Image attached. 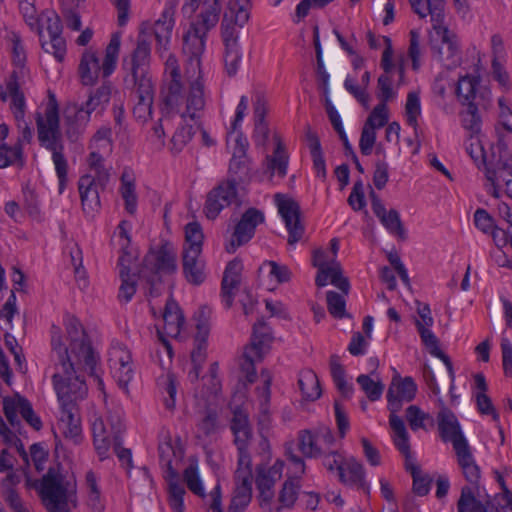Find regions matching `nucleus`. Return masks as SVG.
I'll return each mask as SVG.
<instances>
[{
	"label": "nucleus",
	"mask_w": 512,
	"mask_h": 512,
	"mask_svg": "<svg viewBox=\"0 0 512 512\" xmlns=\"http://www.w3.org/2000/svg\"><path fill=\"white\" fill-rule=\"evenodd\" d=\"M161 97L167 109L191 120L201 118L206 104L202 78L198 76L193 81H184L174 54H170L165 61Z\"/></svg>",
	"instance_id": "1"
},
{
	"label": "nucleus",
	"mask_w": 512,
	"mask_h": 512,
	"mask_svg": "<svg viewBox=\"0 0 512 512\" xmlns=\"http://www.w3.org/2000/svg\"><path fill=\"white\" fill-rule=\"evenodd\" d=\"M35 121L39 144L52 154V161L59 180V192L67 183L68 162L64 155V140L60 129L59 106L55 95L49 91V100L44 113L36 112Z\"/></svg>",
	"instance_id": "2"
},
{
	"label": "nucleus",
	"mask_w": 512,
	"mask_h": 512,
	"mask_svg": "<svg viewBox=\"0 0 512 512\" xmlns=\"http://www.w3.org/2000/svg\"><path fill=\"white\" fill-rule=\"evenodd\" d=\"M250 14L246 4H240L237 0H230L221 23V34L224 50V64L227 74L232 77L239 70L242 51L239 44V32L249 20Z\"/></svg>",
	"instance_id": "3"
},
{
	"label": "nucleus",
	"mask_w": 512,
	"mask_h": 512,
	"mask_svg": "<svg viewBox=\"0 0 512 512\" xmlns=\"http://www.w3.org/2000/svg\"><path fill=\"white\" fill-rule=\"evenodd\" d=\"M413 11L424 18L427 15L431 16L433 22V29L437 40H440L441 46L433 44L431 39V48L433 54L438 59H443L444 56L448 59L453 57L458 51V45L455 34L451 33L449 29L443 26L444 20V1L445 0H409Z\"/></svg>",
	"instance_id": "4"
},
{
	"label": "nucleus",
	"mask_w": 512,
	"mask_h": 512,
	"mask_svg": "<svg viewBox=\"0 0 512 512\" xmlns=\"http://www.w3.org/2000/svg\"><path fill=\"white\" fill-rule=\"evenodd\" d=\"M212 1L183 35V52L189 56L190 63L195 64L197 68L200 66V57L205 50L206 35L219 21L221 5L219 0Z\"/></svg>",
	"instance_id": "5"
},
{
	"label": "nucleus",
	"mask_w": 512,
	"mask_h": 512,
	"mask_svg": "<svg viewBox=\"0 0 512 512\" xmlns=\"http://www.w3.org/2000/svg\"><path fill=\"white\" fill-rule=\"evenodd\" d=\"M120 50V37L113 35L105 49V56L102 64L97 53L87 50L83 53L79 64V75L83 85L91 86L96 83L100 73L103 78L109 77L116 68Z\"/></svg>",
	"instance_id": "6"
},
{
	"label": "nucleus",
	"mask_w": 512,
	"mask_h": 512,
	"mask_svg": "<svg viewBox=\"0 0 512 512\" xmlns=\"http://www.w3.org/2000/svg\"><path fill=\"white\" fill-rule=\"evenodd\" d=\"M111 98V85L104 83L89 94L87 101L80 106L74 105V119L66 117L68 127L66 136L71 141H76L82 134L91 119L93 112L101 114Z\"/></svg>",
	"instance_id": "7"
},
{
	"label": "nucleus",
	"mask_w": 512,
	"mask_h": 512,
	"mask_svg": "<svg viewBox=\"0 0 512 512\" xmlns=\"http://www.w3.org/2000/svg\"><path fill=\"white\" fill-rule=\"evenodd\" d=\"M151 44L145 36L139 35L136 47L129 58L123 60L125 76L124 87H135L141 85H153L150 72Z\"/></svg>",
	"instance_id": "8"
},
{
	"label": "nucleus",
	"mask_w": 512,
	"mask_h": 512,
	"mask_svg": "<svg viewBox=\"0 0 512 512\" xmlns=\"http://www.w3.org/2000/svg\"><path fill=\"white\" fill-rule=\"evenodd\" d=\"M40 493L49 512H68V502L74 503L76 497L75 485L53 469L43 477Z\"/></svg>",
	"instance_id": "9"
},
{
	"label": "nucleus",
	"mask_w": 512,
	"mask_h": 512,
	"mask_svg": "<svg viewBox=\"0 0 512 512\" xmlns=\"http://www.w3.org/2000/svg\"><path fill=\"white\" fill-rule=\"evenodd\" d=\"M74 363L63 361L62 372L53 375V384L61 407H77V401L85 398L87 386L85 381L76 374Z\"/></svg>",
	"instance_id": "10"
},
{
	"label": "nucleus",
	"mask_w": 512,
	"mask_h": 512,
	"mask_svg": "<svg viewBox=\"0 0 512 512\" xmlns=\"http://www.w3.org/2000/svg\"><path fill=\"white\" fill-rule=\"evenodd\" d=\"M38 35L42 49L54 55L61 62L66 54V42L62 37V23L60 17L54 12L42 14L39 19Z\"/></svg>",
	"instance_id": "11"
},
{
	"label": "nucleus",
	"mask_w": 512,
	"mask_h": 512,
	"mask_svg": "<svg viewBox=\"0 0 512 512\" xmlns=\"http://www.w3.org/2000/svg\"><path fill=\"white\" fill-rule=\"evenodd\" d=\"M177 269L176 248L172 243L165 241L145 255L140 276H146V274L154 275V277L160 274L171 275L176 273Z\"/></svg>",
	"instance_id": "12"
},
{
	"label": "nucleus",
	"mask_w": 512,
	"mask_h": 512,
	"mask_svg": "<svg viewBox=\"0 0 512 512\" xmlns=\"http://www.w3.org/2000/svg\"><path fill=\"white\" fill-rule=\"evenodd\" d=\"M66 332L70 340L71 353L79 363H83L90 375H95L96 356L79 320L73 316L66 320Z\"/></svg>",
	"instance_id": "13"
},
{
	"label": "nucleus",
	"mask_w": 512,
	"mask_h": 512,
	"mask_svg": "<svg viewBox=\"0 0 512 512\" xmlns=\"http://www.w3.org/2000/svg\"><path fill=\"white\" fill-rule=\"evenodd\" d=\"M313 265L318 268L315 278V284L318 287L326 286L328 279H330V282L340 289L343 294L347 295L349 293V280L343 276L341 264L336 259L328 261L326 252L317 249L313 253Z\"/></svg>",
	"instance_id": "14"
},
{
	"label": "nucleus",
	"mask_w": 512,
	"mask_h": 512,
	"mask_svg": "<svg viewBox=\"0 0 512 512\" xmlns=\"http://www.w3.org/2000/svg\"><path fill=\"white\" fill-rule=\"evenodd\" d=\"M275 203L289 233L288 243L293 245L304 234V226L300 221V205L294 199L282 194L275 195Z\"/></svg>",
	"instance_id": "15"
},
{
	"label": "nucleus",
	"mask_w": 512,
	"mask_h": 512,
	"mask_svg": "<svg viewBox=\"0 0 512 512\" xmlns=\"http://www.w3.org/2000/svg\"><path fill=\"white\" fill-rule=\"evenodd\" d=\"M237 200V181L228 179L214 187L206 197L204 213L208 219L214 220L220 212Z\"/></svg>",
	"instance_id": "16"
},
{
	"label": "nucleus",
	"mask_w": 512,
	"mask_h": 512,
	"mask_svg": "<svg viewBox=\"0 0 512 512\" xmlns=\"http://www.w3.org/2000/svg\"><path fill=\"white\" fill-rule=\"evenodd\" d=\"M264 214L257 208H248L241 216L235 226L230 245L227 247L229 253L246 244L254 236L256 227L264 222Z\"/></svg>",
	"instance_id": "17"
},
{
	"label": "nucleus",
	"mask_w": 512,
	"mask_h": 512,
	"mask_svg": "<svg viewBox=\"0 0 512 512\" xmlns=\"http://www.w3.org/2000/svg\"><path fill=\"white\" fill-rule=\"evenodd\" d=\"M440 437L444 442H451L455 451L468 446L455 414L443 406L437 414Z\"/></svg>",
	"instance_id": "18"
},
{
	"label": "nucleus",
	"mask_w": 512,
	"mask_h": 512,
	"mask_svg": "<svg viewBox=\"0 0 512 512\" xmlns=\"http://www.w3.org/2000/svg\"><path fill=\"white\" fill-rule=\"evenodd\" d=\"M183 478L191 492L203 499H206V503L209 506L208 512H223L221 508L222 501L220 484H217L209 495H206L195 465H189L184 470Z\"/></svg>",
	"instance_id": "19"
},
{
	"label": "nucleus",
	"mask_w": 512,
	"mask_h": 512,
	"mask_svg": "<svg viewBox=\"0 0 512 512\" xmlns=\"http://www.w3.org/2000/svg\"><path fill=\"white\" fill-rule=\"evenodd\" d=\"M369 196L371 199L372 211L380 220L382 225L389 231V233L404 240L406 238V231L402 224L399 212L395 209H390L387 212L383 202L373 190L370 191Z\"/></svg>",
	"instance_id": "20"
},
{
	"label": "nucleus",
	"mask_w": 512,
	"mask_h": 512,
	"mask_svg": "<svg viewBox=\"0 0 512 512\" xmlns=\"http://www.w3.org/2000/svg\"><path fill=\"white\" fill-rule=\"evenodd\" d=\"M417 386L411 377L393 378L387 392L388 408L396 413L402 407V402H410L415 398Z\"/></svg>",
	"instance_id": "21"
},
{
	"label": "nucleus",
	"mask_w": 512,
	"mask_h": 512,
	"mask_svg": "<svg viewBox=\"0 0 512 512\" xmlns=\"http://www.w3.org/2000/svg\"><path fill=\"white\" fill-rule=\"evenodd\" d=\"M242 261L235 258L228 262L221 282V297L226 308H231L234 297L241 284Z\"/></svg>",
	"instance_id": "22"
},
{
	"label": "nucleus",
	"mask_w": 512,
	"mask_h": 512,
	"mask_svg": "<svg viewBox=\"0 0 512 512\" xmlns=\"http://www.w3.org/2000/svg\"><path fill=\"white\" fill-rule=\"evenodd\" d=\"M18 73L13 71L6 80V89L0 85V99L5 102L8 96L11 97V109L15 120L20 122L25 116V98L19 90Z\"/></svg>",
	"instance_id": "23"
},
{
	"label": "nucleus",
	"mask_w": 512,
	"mask_h": 512,
	"mask_svg": "<svg viewBox=\"0 0 512 512\" xmlns=\"http://www.w3.org/2000/svg\"><path fill=\"white\" fill-rule=\"evenodd\" d=\"M196 428V437L200 440H211L215 437L221 429L217 409L207 406L200 410L197 416Z\"/></svg>",
	"instance_id": "24"
},
{
	"label": "nucleus",
	"mask_w": 512,
	"mask_h": 512,
	"mask_svg": "<svg viewBox=\"0 0 512 512\" xmlns=\"http://www.w3.org/2000/svg\"><path fill=\"white\" fill-rule=\"evenodd\" d=\"M202 252L183 251V274L188 283L200 285L205 281V262L201 259Z\"/></svg>",
	"instance_id": "25"
},
{
	"label": "nucleus",
	"mask_w": 512,
	"mask_h": 512,
	"mask_svg": "<svg viewBox=\"0 0 512 512\" xmlns=\"http://www.w3.org/2000/svg\"><path fill=\"white\" fill-rule=\"evenodd\" d=\"M58 428L74 444L81 442V422L77 407H61Z\"/></svg>",
	"instance_id": "26"
},
{
	"label": "nucleus",
	"mask_w": 512,
	"mask_h": 512,
	"mask_svg": "<svg viewBox=\"0 0 512 512\" xmlns=\"http://www.w3.org/2000/svg\"><path fill=\"white\" fill-rule=\"evenodd\" d=\"M125 89L135 93L137 98V103L133 108L134 117L140 122H146L152 114L154 85L125 87Z\"/></svg>",
	"instance_id": "27"
},
{
	"label": "nucleus",
	"mask_w": 512,
	"mask_h": 512,
	"mask_svg": "<svg viewBox=\"0 0 512 512\" xmlns=\"http://www.w3.org/2000/svg\"><path fill=\"white\" fill-rule=\"evenodd\" d=\"M415 325L423 344L429 350L430 354L441 359L447 367L448 373L452 381L455 378L453 365L451 359L439 348V340L435 334L429 329L430 326H424V324L416 320Z\"/></svg>",
	"instance_id": "28"
},
{
	"label": "nucleus",
	"mask_w": 512,
	"mask_h": 512,
	"mask_svg": "<svg viewBox=\"0 0 512 512\" xmlns=\"http://www.w3.org/2000/svg\"><path fill=\"white\" fill-rule=\"evenodd\" d=\"M78 190L84 212H94L100 207L96 180L91 175H83L78 181Z\"/></svg>",
	"instance_id": "29"
},
{
	"label": "nucleus",
	"mask_w": 512,
	"mask_h": 512,
	"mask_svg": "<svg viewBox=\"0 0 512 512\" xmlns=\"http://www.w3.org/2000/svg\"><path fill=\"white\" fill-rule=\"evenodd\" d=\"M480 80L477 76L464 75L459 77L456 95L458 101L463 106L480 105L482 95H478L477 87L479 86Z\"/></svg>",
	"instance_id": "30"
},
{
	"label": "nucleus",
	"mask_w": 512,
	"mask_h": 512,
	"mask_svg": "<svg viewBox=\"0 0 512 512\" xmlns=\"http://www.w3.org/2000/svg\"><path fill=\"white\" fill-rule=\"evenodd\" d=\"M339 480L347 485L367 489L363 465L354 458L348 459L344 466L338 467Z\"/></svg>",
	"instance_id": "31"
},
{
	"label": "nucleus",
	"mask_w": 512,
	"mask_h": 512,
	"mask_svg": "<svg viewBox=\"0 0 512 512\" xmlns=\"http://www.w3.org/2000/svg\"><path fill=\"white\" fill-rule=\"evenodd\" d=\"M115 354L117 357L115 364H117L118 367L114 371V378L119 387L128 393V385L134 375L132 357L129 351H125V349L121 347L115 349Z\"/></svg>",
	"instance_id": "32"
},
{
	"label": "nucleus",
	"mask_w": 512,
	"mask_h": 512,
	"mask_svg": "<svg viewBox=\"0 0 512 512\" xmlns=\"http://www.w3.org/2000/svg\"><path fill=\"white\" fill-rule=\"evenodd\" d=\"M458 464L462 469L465 479L470 483V487L480 488L481 470L476 464L469 445L465 448L455 451Z\"/></svg>",
	"instance_id": "33"
},
{
	"label": "nucleus",
	"mask_w": 512,
	"mask_h": 512,
	"mask_svg": "<svg viewBox=\"0 0 512 512\" xmlns=\"http://www.w3.org/2000/svg\"><path fill=\"white\" fill-rule=\"evenodd\" d=\"M163 320L165 333L176 338L180 334L185 319L180 307L173 299L167 300L165 304Z\"/></svg>",
	"instance_id": "34"
},
{
	"label": "nucleus",
	"mask_w": 512,
	"mask_h": 512,
	"mask_svg": "<svg viewBox=\"0 0 512 512\" xmlns=\"http://www.w3.org/2000/svg\"><path fill=\"white\" fill-rule=\"evenodd\" d=\"M298 449L306 458H318L327 452V449L318 442L314 432L310 430L299 432Z\"/></svg>",
	"instance_id": "35"
},
{
	"label": "nucleus",
	"mask_w": 512,
	"mask_h": 512,
	"mask_svg": "<svg viewBox=\"0 0 512 512\" xmlns=\"http://www.w3.org/2000/svg\"><path fill=\"white\" fill-rule=\"evenodd\" d=\"M274 140L276 142L274 153L272 156H266L267 169L271 171V175L277 172L280 177H284L287 173L288 155L286 154L285 147L277 134L274 135Z\"/></svg>",
	"instance_id": "36"
},
{
	"label": "nucleus",
	"mask_w": 512,
	"mask_h": 512,
	"mask_svg": "<svg viewBox=\"0 0 512 512\" xmlns=\"http://www.w3.org/2000/svg\"><path fill=\"white\" fill-rule=\"evenodd\" d=\"M298 385L303 397L308 401H315L321 395L318 377L312 370H304L299 374Z\"/></svg>",
	"instance_id": "37"
},
{
	"label": "nucleus",
	"mask_w": 512,
	"mask_h": 512,
	"mask_svg": "<svg viewBox=\"0 0 512 512\" xmlns=\"http://www.w3.org/2000/svg\"><path fill=\"white\" fill-rule=\"evenodd\" d=\"M272 339L273 337L270 327H268L263 319H259L253 325L251 343L248 347H251L252 350H257L265 354Z\"/></svg>",
	"instance_id": "38"
},
{
	"label": "nucleus",
	"mask_w": 512,
	"mask_h": 512,
	"mask_svg": "<svg viewBox=\"0 0 512 512\" xmlns=\"http://www.w3.org/2000/svg\"><path fill=\"white\" fill-rule=\"evenodd\" d=\"M299 489L300 483L297 478L286 480L278 497L280 506L270 508L269 512H280L282 508H291L297 500Z\"/></svg>",
	"instance_id": "39"
},
{
	"label": "nucleus",
	"mask_w": 512,
	"mask_h": 512,
	"mask_svg": "<svg viewBox=\"0 0 512 512\" xmlns=\"http://www.w3.org/2000/svg\"><path fill=\"white\" fill-rule=\"evenodd\" d=\"M477 496H480V488L463 486L457 501V512H475L479 510L484 502L477 499Z\"/></svg>",
	"instance_id": "40"
},
{
	"label": "nucleus",
	"mask_w": 512,
	"mask_h": 512,
	"mask_svg": "<svg viewBox=\"0 0 512 512\" xmlns=\"http://www.w3.org/2000/svg\"><path fill=\"white\" fill-rule=\"evenodd\" d=\"M284 463L276 461L270 468H259L256 477L257 489H273L275 483L281 478Z\"/></svg>",
	"instance_id": "41"
},
{
	"label": "nucleus",
	"mask_w": 512,
	"mask_h": 512,
	"mask_svg": "<svg viewBox=\"0 0 512 512\" xmlns=\"http://www.w3.org/2000/svg\"><path fill=\"white\" fill-rule=\"evenodd\" d=\"M264 353L257 350H252L251 347H246L240 361V370L245 375L248 384L255 382L257 374L255 369V362L263 359Z\"/></svg>",
	"instance_id": "42"
},
{
	"label": "nucleus",
	"mask_w": 512,
	"mask_h": 512,
	"mask_svg": "<svg viewBox=\"0 0 512 512\" xmlns=\"http://www.w3.org/2000/svg\"><path fill=\"white\" fill-rule=\"evenodd\" d=\"M120 193L124 200L126 211L130 215H134L137 210L135 180L129 177L127 172L122 173Z\"/></svg>",
	"instance_id": "43"
},
{
	"label": "nucleus",
	"mask_w": 512,
	"mask_h": 512,
	"mask_svg": "<svg viewBox=\"0 0 512 512\" xmlns=\"http://www.w3.org/2000/svg\"><path fill=\"white\" fill-rule=\"evenodd\" d=\"M252 497V482L245 481L236 483L234 495L231 499L228 510L243 512L249 505Z\"/></svg>",
	"instance_id": "44"
},
{
	"label": "nucleus",
	"mask_w": 512,
	"mask_h": 512,
	"mask_svg": "<svg viewBox=\"0 0 512 512\" xmlns=\"http://www.w3.org/2000/svg\"><path fill=\"white\" fill-rule=\"evenodd\" d=\"M185 240L183 251L202 252L204 235L198 222H190L185 226Z\"/></svg>",
	"instance_id": "45"
},
{
	"label": "nucleus",
	"mask_w": 512,
	"mask_h": 512,
	"mask_svg": "<svg viewBox=\"0 0 512 512\" xmlns=\"http://www.w3.org/2000/svg\"><path fill=\"white\" fill-rule=\"evenodd\" d=\"M479 105L467 106V109L461 113V122L464 129L470 132L471 140L478 135L481 130V117L478 113Z\"/></svg>",
	"instance_id": "46"
},
{
	"label": "nucleus",
	"mask_w": 512,
	"mask_h": 512,
	"mask_svg": "<svg viewBox=\"0 0 512 512\" xmlns=\"http://www.w3.org/2000/svg\"><path fill=\"white\" fill-rule=\"evenodd\" d=\"M200 126L194 127L193 125H182L179 127L171 139V151L173 153H179L183 150V148L190 142L196 130Z\"/></svg>",
	"instance_id": "47"
},
{
	"label": "nucleus",
	"mask_w": 512,
	"mask_h": 512,
	"mask_svg": "<svg viewBox=\"0 0 512 512\" xmlns=\"http://www.w3.org/2000/svg\"><path fill=\"white\" fill-rule=\"evenodd\" d=\"M406 419L410 428L414 431L422 428L426 429V422L433 426V418L430 414L422 411L418 406L411 405L406 409Z\"/></svg>",
	"instance_id": "48"
},
{
	"label": "nucleus",
	"mask_w": 512,
	"mask_h": 512,
	"mask_svg": "<svg viewBox=\"0 0 512 512\" xmlns=\"http://www.w3.org/2000/svg\"><path fill=\"white\" fill-rule=\"evenodd\" d=\"M356 381L370 401L380 399L384 385L379 380H374L369 375L361 374L357 377Z\"/></svg>",
	"instance_id": "49"
},
{
	"label": "nucleus",
	"mask_w": 512,
	"mask_h": 512,
	"mask_svg": "<svg viewBox=\"0 0 512 512\" xmlns=\"http://www.w3.org/2000/svg\"><path fill=\"white\" fill-rule=\"evenodd\" d=\"M185 488L179 481H170L168 486V501L174 512H184Z\"/></svg>",
	"instance_id": "50"
},
{
	"label": "nucleus",
	"mask_w": 512,
	"mask_h": 512,
	"mask_svg": "<svg viewBox=\"0 0 512 512\" xmlns=\"http://www.w3.org/2000/svg\"><path fill=\"white\" fill-rule=\"evenodd\" d=\"M234 477L235 483L252 482L251 456L248 450L238 451V466Z\"/></svg>",
	"instance_id": "51"
},
{
	"label": "nucleus",
	"mask_w": 512,
	"mask_h": 512,
	"mask_svg": "<svg viewBox=\"0 0 512 512\" xmlns=\"http://www.w3.org/2000/svg\"><path fill=\"white\" fill-rule=\"evenodd\" d=\"M487 178L492 183L509 182L512 178V159L500 160L494 170L488 169Z\"/></svg>",
	"instance_id": "52"
},
{
	"label": "nucleus",
	"mask_w": 512,
	"mask_h": 512,
	"mask_svg": "<svg viewBox=\"0 0 512 512\" xmlns=\"http://www.w3.org/2000/svg\"><path fill=\"white\" fill-rule=\"evenodd\" d=\"M405 113H406L407 123L416 130L418 127L417 118L421 114V105H420V98H419L418 93H416V92L408 93L406 105H405Z\"/></svg>",
	"instance_id": "53"
},
{
	"label": "nucleus",
	"mask_w": 512,
	"mask_h": 512,
	"mask_svg": "<svg viewBox=\"0 0 512 512\" xmlns=\"http://www.w3.org/2000/svg\"><path fill=\"white\" fill-rule=\"evenodd\" d=\"M326 300L328 311L333 317L342 319L348 316L345 309L346 301L342 295L334 291H328Z\"/></svg>",
	"instance_id": "54"
},
{
	"label": "nucleus",
	"mask_w": 512,
	"mask_h": 512,
	"mask_svg": "<svg viewBox=\"0 0 512 512\" xmlns=\"http://www.w3.org/2000/svg\"><path fill=\"white\" fill-rule=\"evenodd\" d=\"M119 275L122 283L119 288L118 298L120 301L128 303L136 292V282L134 280L135 275H130V273L124 269L119 271Z\"/></svg>",
	"instance_id": "55"
},
{
	"label": "nucleus",
	"mask_w": 512,
	"mask_h": 512,
	"mask_svg": "<svg viewBox=\"0 0 512 512\" xmlns=\"http://www.w3.org/2000/svg\"><path fill=\"white\" fill-rule=\"evenodd\" d=\"M19 412L23 419L35 430L42 428L41 419L34 413L31 403L24 397H19Z\"/></svg>",
	"instance_id": "56"
},
{
	"label": "nucleus",
	"mask_w": 512,
	"mask_h": 512,
	"mask_svg": "<svg viewBox=\"0 0 512 512\" xmlns=\"http://www.w3.org/2000/svg\"><path fill=\"white\" fill-rule=\"evenodd\" d=\"M174 25L173 24H164L160 23L158 21L154 24V35L157 41L158 49H163L166 51L168 49V45L170 43L172 30Z\"/></svg>",
	"instance_id": "57"
},
{
	"label": "nucleus",
	"mask_w": 512,
	"mask_h": 512,
	"mask_svg": "<svg viewBox=\"0 0 512 512\" xmlns=\"http://www.w3.org/2000/svg\"><path fill=\"white\" fill-rule=\"evenodd\" d=\"M387 122V106L386 104H378L374 107L364 125L376 129L385 126Z\"/></svg>",
	"instance_id": "58"
},
{
	"label": "nucleus",
	"mask_w": 512,
	"mask_h": 512,
	"mask_svg": "<svg viewBox=\"0 0 512 512\" xmlns=\"http://www.w3.org/2000/svg\"><path fill=\"white\" fill-rule=\"evenodd\" d=\"M123 425L118 423V429L114 432V449L123 465L126 466L127 472L133 467L132 465V454L130 449L122 448L120 433Z\"/></svg>",
	"instance_id": "59"
},
{
	"label": "nucleus",
	"mask_w": 512,
	"mask_h": 512,
	"mask_svg": "<svg viewBox=\"0 0 512 512\" xmlns=\"http://www.w3.org/2000/svg\"><path fill=\"white\" fill-rule=\"evenodd\" d=\"M229 173L233 176L231 179H236L237 184L243 180L248 174V159L247 157L232 156L229 164Z\"/></svg>",
	"instance_id": "60"
},
{
	"label": "nucleus",
	"mask_w": 512,
	"mask_h": 512,
	"mask_svg": "<svg viewBox=\"0 0 512 512\" xmlns=\"http://www.w3.org/2000/svg\"><path fill=\"white\" fill-rule=\"evenodd\" d=\"M377 97L380 100L379 104H386L393 99L394 91L392 89V79L387 74H382L377 81Z\"/></svg>",
	"instance_id": "61"
},
{
	"label": "nucleus",
	"mask_w": 512,
	"mask_h": 512,
	"mask_svg": "<svg viewBox=\"0 0 512 512\" xmlns=\"http://www.w3.org/2000/svg\"><path fill=\"white\" fill-rule=\"evenodd\" d=\"M35 0H19V9L25 22L34 28L39 24V17L34 5Z\"/></svg>",
	"instance_id": "62"
},
{
	"label": "nucleus",
	"mask_w": 512,
	"mask_h": 512,
	"mask_svg": "<svg viewBox=\"0 0 512 512\" xmlns=\"http://www.w3.org/2000/svg\"><path fill=\"white\" fill-rule=\"evenodd\" d=\"M376 141V132L375 129L369 126H363L361 131V137L359 141V147L361 153L363 155H370L373 149V146Z\"/></svg>",
	"instance_id": "63"
},
{
	"label": "nucleus",
	"mask_w": 512,
	"mask_h": 512,
	"mask_svg": "<svg viewBox=\"0 0 512 512\" xmlns=\"http://www.w3.org/2000/svg\"><path fill=\"white\" fill-rule=\"evenodd\" d=\"M348 203L355 211L363 209L366 205L363 184L361 181L354 183L352 191L348 197Z\"/></svg>",
	"instance_id": "64"
}]
</instances>
